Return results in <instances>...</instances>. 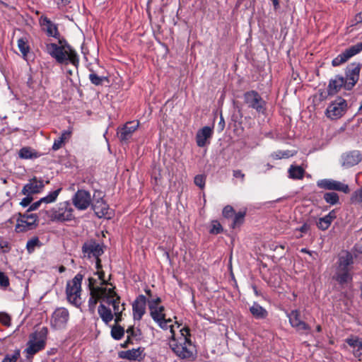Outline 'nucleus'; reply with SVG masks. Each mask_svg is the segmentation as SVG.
<instances>
[{
    "mask_svg": "<svg viewBox=\"0 0 362 362\" xmlns=\"http://www.w3.org/2000/svg\"><path fill=\"white\" fill-rule=\"evenodd\" d=\"M245 213V212H238L235 214L233 223H232V227L234 228L237 226H239L241 225L244 221Z\"/></svg>",
    "mask_w": 362,
    "mask_h": 362,
    "instance_id": "nucleus-42",
    "label": "nucleus"
},
{
    "mask_svg": "<svg viewBox=\"0 0 362 362\" xmlns=\"http://www.w3.org/2000/svg\"><path fill=\"white\" fill-rule=\"evenodd\" d=\"M149 310L151 316L155 322L160 321V320H164L165 317V308L163 305L156 307L151 306Z\"/></svg>",
    "mask_w": 362,
    "mask_h": 362,
    "instance_id": "nucleus-30",
    "label": "nucleus"
},
{
    "mask_svg": "<svg viewBox=\"0 0 362 362\" xmlns=\"http://www.w3.org/2000/svg\"><path fill=\"white\" fill-rule=\"evenodd\" d=\"M300 252H303V253H308V254H310V251H308L306 248H302V249L300 250Z\"/></svg>",
    "mask_w": 362,
    "mask_h": 362,
    "instance_id": "nucleus-60",
    "label": "nucleus"
},
{
    "mask_svg": "<svg viewBox=\"0 0 362 362\" xmlns=\"http://www.w3.org/2000/svg\"><path fill=\"white\" fill-rule=\"evenodd\" d=\"M336 213L334 210H332L327 215L320 218L317 223V226L320 230H325L330 226L332 222L336 218Z\"/></svg>",
    "mask_w": 362,
    "mask_h": 362,
    "instance_id": "nucleus-26",
    "label": "nucleus"
},
{
    "mask_svg": "<svg viewBox=\"0 0 362 362\" xmlns=\"http://www.w3.org/2000/svg\"><path fill=\"white\" fill-rule=\"evenodd\" d=\"M26 197L23 198L21 202H20V204L23 207H26L30 204V203L33 201V197L31 195H25Z\"/></svg>",
    "mask_w": 362,
    "mask_h": 362,
    "instance_id": "nucleus-54",
    "label": "nucleus"
},
{
    "mask_svg": "<svg viewBox=\"0 0 362 362\" xmlns=\"http://www.w3.org/2000/svg\"><path fill=\"white\" fill-rule=\"evenodd\" d=\"M71 135V130L64 131L59 138L54 139L52 145V149L54 151H57L61 148L65 142L70 139Z\"/></svg>",
    "mask_w": 362,
    "mask_h": 362,
    "instance_id": "nucleus-28",
    "label": "nucleus"
},
{
    "mask_svg": "<svg viewBox=\"0 0 362 362\" xmlns=\"http://www.w3.org/2000/svg\"><path fill=\"white\" fill-rule=\"evenodd\" d=\"M168 344L173 353L181 359L192 360L194 357L195 346L191 341L189 329L177 325L170 327Z\"/></svg>",
    "mask_w": 362,
    "mask_h": 362,
    "instance_id": "nucleus-2",
    "label": "nucleus"
},
{
    "mask_svg": "<svg viewBox=\"0 0 362 362\" xmlns=\"http://www.w3.org/2000/svg\"><path fill=\"white\" fill-rule=\"evenodd\" d=\"M361 71V64L359 63H351L346 69L344 78L346 90H350L356 84L359 79Z\"/></svg>",
    "mask_w": 362,
    "mask_h": 362,
    "instance_id": "nucleus-12",
    "label": "nucleus"
},
{
    "mask_svg": "<svg viewBox=\"0 0 362 362\" xmlns=\"http://www.w3.org/2000/svg\"><path fill=\"white\" fill-rule=\"evenodd\" d=\"M316 330H317V332H321V330H322L321 326H320V325H317V326L316 327Z\"/></svg>",
    "mask_w": 362,
    "mask_h": 362,
    "instance_id": "nucleus-63",
    "label": "nucleus"
},
{
    "mask_svg": "<svg viewBox=\"0 0 362 362\" xmlns=\"http://www.w3.org/2000/svg\"><path fill=\"white\" fill-rule=\"evenodd\" d=\"M9 286L8 277L2 272H0V287L6 288Z\"/></svg>",
    "mask_w": 362,
    "mask_h": 362,
    "instance_id": "nucleus-46",
    "label": "nucleus"
},
{
    "mask_svg": "<svg viewBox=\"0 0 362 362\" xmlns=\"http://www.w3.org/2000/svg\"><path fill=\"white\" fill-rule=\"evenodd\" d=\"M61 192V188H59L54 191L49 192L46 197L40 199L42 204H50L53 203L57 200V197Z\"/></svg>",
    "mask_w": 362,
    "mask_h": 362,
    "instance_id": "nucleus-35",
    "label": "nucleus"
},
{
    "mask_svg": "<svg viewBox=\"0 0 362 362\" xmlns=\"http://www.w3.org/2000/svg\"><path fill=\"white\" fill-rule=\"evenodd\" d=\"M40 23L48 36L59 38V33L57 27L49 18L42 16L40 19Z\"/></svg>",
    "mask_w": 362,
    "mask_h": 362,
    "instance_id": "nucleus-23",
    "label": "nucleus"
},
{
    "mask_svg": "<svg viewBox=\"0 0 362 362\" xmlns=\"http://www.w3.org/2000/svg\"><path fill=\"white\" fill-rule=\"evenodd\" d=\"M71 0H59V5L60 6H66L69 3H71Z\"/></svg>",
    "mask_w": 362,
    "mask_h": 362,
    "instance_id": "nucleus-57",
    "label": "nucleus"
},
{
    "mask_svg": "<svg viewBox=\"0 0 362 362\" xmlns=\"http://www.w3.org/2000/svg\"><path fill=\"white\" fill-rule=\"evenodd\" d=\"M323 197L325 202L331 205L337 204L339 200L338 194L335 192H327Z\"/></svg>",
    "mask_w": 362,
    "mask_h": 362,
    "instance_id": "nucleus-39",
    "label": "nucleus"
},
{
    "mask_svg": "<svg viewBox=\"0 0 362 362\" xmlns=\"http://www.w3.org/2000/svg\"><path fill=\"white\" fill-rule=\"evenodd\" d=\"M346 107V101L341 98H338L329 105L326 110V115L332 119H338L345 113Z\"/></svg>",
    "mask_w": 362,
    "mask_h": 362,
    "instance_id": "nucleus-11",
    "label": "nucleus"
},
{
    "mask_svg": "<svg viewBox=\"0 0 362 362\" xmlns=\"http://www.w3.org/2000/svg\"><path fill=\"white\" fill-rule=\"evenodd\" d=\"M46 52L56 59L58 63L67 64L70 62L76 67L78 64L76 52L71 47L59 46L55 43L46 44Z\"/></svg>",
    "mask_w": 362,
    "mask_h": 362,
    "instance_id": "nucleus-3",
    "label": "nucleus"
},
{
    "mask_svg": "<svg viewBox=\"0 0 362 362\" xmlns=\"http://www.w3.org/2000/svg\"><path fill=\"white\" fill-rule=\"evenodd\" d=\"M361 155L358 151H352L341 156V165L349 168L357 165L361 160Z\"/></svg>",
    "mask_w": 362,
    "mask_h": 362,
    "instance_id": "nucleus-21",
    "label": "nucleus"
},
{
    "mask_svg": "<svg viewBox=\"0 0 362 362\" xmlns=\"http://www.w3.org/2000/svg\"><path fill=\"white\" fill-rule=\"evenodd\" d=\"M42 202H40V199H39L38 201L33 203L32 204H30V207L28 208V212H30L32 211H35L37 209H39V207L42 205Z\"/></svg>",
    "mask_w": 362,
    "mask_h": 362,
    "instance_id": "nucleus-55",
    "label": "nucleus"
},
{
    "mask_svg": "<svg viewBox=\"0 0 362 362\" xmlns=\"http://www.w3.org/2000/svg\"><path fill=\"white\" fill-rule=\"evenodd\" d=\"M82 252L84 257L88 258H96V267H100V259L99 257L103 253L102 246L94 240H89L85 243L82 247Z\"/></svg>",
    "mask_w": 362,
    "mask_h": 362,
    "instance_id": "nucleus-10",
    "label": "nucleus"
},
{
    "mask_svg": "<svg viewBox=\"0 0 362 362\" xmlns=\"http://www.w3.org/2000/svg\"><path fill=\"white\" fill-rule=\"evenodd\" d=\"M141 351L139 349H132L120 353V357L128 360H136L141 357Z\"/></svg>",
    "mask_w": 362,
    "mask_h": 362,
    "instance_id": "nucleus-33",
    "label": "nucleus"
},
{
    "mask_svg": "<svg viewBox=\"0 0 362 362\" xmlns=\"http://www.w3.org/2000/svg\"><path fill=\"white\" fill-rule=\"evenodd\" d=\"M42 245L39 238L37 237H33L30 239L26 244V249L28 253H32L35 251L37 247H40Z\"/></svg>",
    "mask_w": 362,
    "mask_h": 362,
    "instance_id": "nucleus-36",
    "label": "nucleus"
},
{
    "mask_svg": "<svg viewBox=\"0 0 362 362\" xmlns=\"http://www.w3.org/2000/svg\"><path fill=\"white\" fill-rule=\"evenodd\" d=\"M18 47L19 50L23 54V57L25 58L30 51L29 45H28L27 40L24 38H20L18 40Z\"/></svg>",
    "mask_w": 362,
    "mask_h": 362,
    "instance_id": "nucleus-38",
    "label": "nucleus"
},
{
    "mask_svg": "<svg viewBox=\"0 0 362 362\" xmlns=\"http://www.w3.org/2000/svg\"><path fill=\"white\" fill-rule=\"evenodd\" d=\"M317 185L321 189L327 190H336L344 193L349 192V187L346 184L332 179L320 180L317 181Z\"/></svg>",
    "mask_w": 362,
    "mask_h": 362,
    "instance_id": "nucleus-17",
    "label": "nucleus"
},
{
    "mask_svg": "<svg viewBox=\"0 0 362 362\" xmlns=\"http://www.w3.org/2000/svg\"><path fill=\"white\" fill-rule=\"evenodd\" d=\"M146 298L139 295L132 305L133 316L136 320H140L146 312Z\"/></svg>",
    "mask_w": 362,
    "mask_h": 362,
    "instance_id": "nucleus-20",
    "label": "nucleus"
},
{
    "mask_svg": "<svg viewBox=\"0 0 362 362\" xmlns=\"http://www.w3.org/2000/svg\"><path fill=\"white\" fill-rule=\"evenodd\" d=\"M19 157L23 159L37 158V153L33 152L30 147H23L19 151Z\"/></svg>",
    "mask_w": 362,
    "mask_h": 362,
    "instance_id": "nucleus-37",
    "label": "nucleus"
},
{
    "mask_svg": "<svg viewBox=\"0 0 362 362\" xmlns=\"http://www.w3.org/2000/svg\"><path fill=\"white\" fill-rule=\"evenodd\" d=\"M100 268L101 266L96 272H94L93 276L88 279V286L90 295L88 300V307L91 311H94L99 300L111 305L116 315L115 323L118 324L122 320V315L125 310V304L121 303L120 297L115 291V287L108 280L105 279V273L103 270H100Z\"/></svg>",
    "mask_w": 362,
    "mask_h": 362,
    "instance_id": "nucleus-1",
    "label": "nucleus"
},
{
    "mask_svg": "<svg viewBox=\"0 0 362 362\" xmlns=\"http://www.w3.org/2000/svg\"><path fill=\"white\" fill-rule=\"evenodd\" d=\"M288 156H289V154L288 153H284L282 154V156L280 158L288 157Z\"/></svg>",
    "mask_w": 362,
    "mask_h": 362,
    "instance_id": "nucleus-64",
    "label": "nucleus"
},
{
    "mask_svg": "<svg viewBox=\"0 0 362 362\" xmlns=\"http://www.w3.org/2000/svg\"><path fill=\"white\" fill-rule=\"evenodd\" d=\"M272 1L273 4H274V5L275 6L279 5V1L278 0H272Z\"/></svg>",
    "mask_w": 362,
    "mask_h": 362,
    "instance_id": "nucleus-62",
    "label": "nucleus"
},
{
    "mask_svg": "<svg viewBox=\"0 0 362 362\" xmlns=\"http://www.w3.org/2000/svg\"><path fill=\"white\" fill-rule=\"evenodd\" d=\"M335 279L341 284L350 281L352 279L350 269H337Z\"/></svg>",
    "mask_w": 362,
    "mask_h": 362,
    "instance_id": "nucleus-31",
    "label": "nucleus"
},
{
    "mask_svg": "<svg viewBox=\"0 0 362 362\" xmlns=\"http://www.w3.org/2000/svg\"><path fill=\"white\" fill-rule=\"evenodd\" d=\"M234 214V209L231 206H226L223 209V215L226 218L231 217Z\"/></svg>",
    "mask_w": 362,
    "mask_h": 362,
    "instance_id": "nucleus-53",
    "label": "nucleus"
},
{
    "mask_svg": "<svg viewBox=\"0 0 362 362\" xmlns=\"http://www.w3.org/2000/svg\"><path fill=\"white\" fill-rule=\"evenodd\" d=\"M46 329L43 328L40 332L32 334L27 344V348L25 351L27 357L33 356L34 354L43 349L45 346Z\"/></svg>",
    "mask_w": 362,
    "mask_h": 362,
    "instance_id": "nucleus-6",
    "label": "nucleus"
},
{
    "mask_svg": "<svg viewBox=\"0 0 362 362\" xmlns=\"http://www.w3.org/2000/svg\"><path fill=\"white\" fill-rule=\"evenodd\" d=\"M304 173V170L300 166L291 165L288 170L289 177L292 179H302Z\"/></svg>",
    "mask_w": 362,
    "mask_h": 362,
    "instance_id": "nucleus-34",
    "label": "nucleus"
},
{
    "mask_svg": "<svg viewBox=\"0 0 362 362\" xmlns=\"http://www.w3.org/2000/svg\"><path fill=\"white\" fill-rule=\"evenodd\" d=\"M213 129L209 127H204L199 130L196 135L197 144L199 147H204L209 141L208 140L211 137Z\"/></svg>",
    "mask_w": 362,
    "mask_h": 362,
    "instance_id": "nucleus-24",
    "label": "nucleus"
},
{
    "mask_svg": "<svg viewBox=\"0 0 362 362\" xmlns=\"http://www.w3.org/2000/svg\"><path fill=\"white\" fill-rule=\"evenodd\" d=\"M221 226L218 221H214L212 222V228L210 230L211 233L218 234L221 233Z\"/></svg>",
    "mask_w": 362,
    "mask_h": 362,
    "instance_id": "nucleus-50",
    "label": "nucleus"
},
{
    "mask_svg": "<svg viewBox=\"0 0 362 362\" xmlns=\"http://www.w3.org/2000/svg\"><path fill=\"white\" fill-rule=\"evenodd\" d=\"M346 343L354 349V354L356 356L362 354V341L357 337H352L346 339Z\"/></svg>",
    "mask_w": 362,
    "mask_h": 362,
    "instance_id": "nucleus-32",
    "label": "nucleus"
},
{
    "mask_svg": "<svg viewBox=\"0 0 362 362\" xmlns=\"http://www.w3.org/2000/svg\"><path fill=\"white\" fill-rule=\"evenodd\" d=\"M83 276L77 274L73 279L66 284V294L67 300L76 308H80L83 303L81 298V283Z\"/></svg>",
    "mask_w": 362,
    "mask_h": 362,
    "instance_id": "nucleus-5",
    "label": "nucleus"
},
{
    "mask_svg": "<svg viewBox=\"0 0 362 362\" xmlns=\"http://www.w3.org/2000/svg\"><path fill=\"white\" fill-rule=\"evenodd\" d=\"M98 313L103 322L106 325H108L113 320L114 316L116 317L115 313H112L110 308L103 303L98 306Z\"/></svg>",
    "mask_w": 362,
    "mask_h": 362,
    "instance_id": "nucleus-25",
    "label": "nucleus"
},
{
    "mask_svg": "<svg viewBox=\"0 0 362 362\" xmlns=\"http://www.w3.org/2000/svg\"><path fill=\"white\" fill-rule=\"evenodd\" d=\"M194 184L200 188H204L205 185V177L202 175H198L194 177Z\"/></svg>",
    "mask_w": 362,
    "mask_h": 362,
    "instance_id": "nucleus-48",
    "label": "nucleus"
},
{
    "mask_svg": "<svg viewBox=\"0 0 362 362\" xmlns=\"http://www.w3.org/2000/svg\"><path fill=\"white\" fill-rule=\"evenodd\" d=\"M243 98L248 107L252 108L259 113L264 112L266 103L257 91L250 90L245 93Z\"/></svg>",
    "mask_w": 362,
    "mask_h": 362,
    "instance_id": "nucleus-8",
    "label": "nucleus"
},
{
    "mask_svg": "<svg viewBox=\"0 0 362 362\" xmlns=\"http://www.w3.org/2000/svg\"><path fill=\"white\" fill-rule=\"evenodd\" d=\"M361 51H362V42L356 43L339 54L332 60V64L334 66H338L348 61L351 57L358 54Z\"/></svg>",
    "mask_w": 362,
    "mask_h": 362,
    "instance_id": "nucleus-15",
    "label": "nucleus"
},
{
    "mask_svg": "<svg viewBox=\"0 0 362 362\" xmlns=\"http://www.w3.org/2000/svg\"><path fill=\"white\" fill-rule=\"evenodd\" d=\"M287 317L291 327L295 328L297 331H305L307 332L310 331V327L302 320L299 310H292L287 314Z\"/></svg>",
    "mask_w": 362,
    "mask_h": 362,
    "instance_id": "nucleus-18",
    "label": "nucleus"
},
{
    "mask_svg": "<svg viewBox=\"0 0 362 362\" xmlns=\"http://www.w3.org/2000/svg\"><path fill=\"white\" fill-rule=\"evenodd\" d=\"M250 311L256 319H264L268 315L266 309L257 303H254L250 307Z\"/></svg>",
    "mask_w": 362,
    "mask_h": 362,
    "instance_id": "nucleus-27",
    "label": "nucleus"
},
{
    "mask_svg": "<svg viewBox=\"0 0 362 362\" xmlns=\"http://www.w3.org/2000/svg\"><path fill=\"white\" fill-rule=\"evenodd\" d=\"M126 332L127 334V339L126 341L124 342L123 346H127V344L132 343L131 337L134 336V327H129V328H127Z\"/></svg>",
    "mask_w": 362,
    "mask_h": 362,
    "instance_id": "nucleus-52",
    "label": "nucleus"
},
{
    "mask_svg": "<svg viewBox=\"0 0 362 362\" xmlns=\"http://www.w3.org/2000/svg\"><path fill=\"white\" fill-rule=\"evenodd\" d=\"M355 21L357 23H362V11L356 14L355 17Z\"/></svg>",
    "mask_w": 362,
    "mask_h": 362,
    "instance_id": "nucleus-58",
    "label": "nucleus"
},
{
    "mask_svg": "<svg viewBox=\"0 0 362 362\" xmlns=\"http://www.w3.org/2000/svg\"><path fill=\"white\" fill-rule=\"evenodd\" d=\"M44 181L35 177L29 180L28 182L24 185L21 193L23 195H32L40 193L44 188Z\"/></svg>",
    "mask_w": 362,
    "mask_h": 362,
    "instance_id": "nucleus-19",
    "label": "nucleus"
},
{
    "mask_svg": "<svg viewBox=\"0 0 362 362\" xmlns=\"http://www.w3.org/2000/svg\"><path fill=\"white\" fill-rule=\"evenodd\" d=\"M353 264V256L350 252H346L341 255L339 259V266L337 269H350V266Z\"/></svg>",
    "mask_w": 362,
    "mask_h": 362,
    "instance_id": "nucleus-29",
    "label": "nucleus"
},
{
    "mask_svg": "<svg viewBox=\"0 0 362 362\" xmlns=\"http://www.w3.org/2000/svg\"><path fill=\"white\" fill-rule=\"evenodd\" d=\"M309 230H310V225L306 223H303V225L302 226H300L299 228L296 229V232L299 231L301 233L300 234H298V235L296 234V238H302L303 237L302 233H306L308 232Z\"/></svg>",
    "mask_w": 362,
    "mask_h": 362,
    "instance_id": "nucleus-49",
    "label": "nucleus"
},
{
    "mask_svg": "<svg viewBox=\"0 0 362 362\" xmlns=\"http://www.w3.org/2000/svg\"><path fill=\"white\" fill-rule=\"evenodd\" d=\"M20 357V350L16 349L12 354H6L2 362H16Z\"/></svg>",
    "mask_w": 362,
    "mask_h": 362,
    "instance_id": "nucleus-44",
    "label": "nucleus"
},
{
    "mask_svg": "<svg viewBox=\"0 0 362 362\" xmlns=\"http://www.w3.org/2000/svg\"><path fill=\"white\" fill-rule=\"evenodd\" d=\"M91 206L98 217L110 218L112 213L103 200V194L101 191L94 192Z\"/></svg>",
    "mask_w": 362,
    "mask_h": 362,
    "instance_id": "nucleus-7",
    "label": "nucleus"
},
{
    "mask_svg": "<svg viewBox=\"0 0 362 362\" xmlns=\"http://www.w3.org/2000/svg\"><path fill=\"white\" fill-rule=\"evenodd\" d=\"M39 216L45 221L56 222L68 221L74 218V209L69 202H60L49 211H40Z\"/></svg>",
    "mask_w": 362,
    "mask_h": 362,
    "instance_id": "nucleus-4",
    "label": "nucleus"
},
{
    "mask_svg": "<svg viewBox=\"0 0 362 362\" xmlns=\"http://www.w3.org/2000/svg\"><path fill=\"white\" fill-rule=\"evenodd\" d=\"M0 322L5 326L9 327L11 325V317L5 313H0Z\"/></svg>",
    "mask_w": 362,
    "mask_h": 362,
    "instance_id": "nucleus-47",
    "label": "nucleus"
},
{
    "mask_svg": "<svg viewBox=\"0 0 362 362\" xmlns=\"http://www.w3.org/2000/svg\"><path fill=\"white\" fill-rule=\"evenodd\" d=\"M156 322L159 325V327L160 328H162L163 329H167L168 328L170 329L171 327L176 326L177 325H180L177 322H175V323L174 325H173V324H171L172 320L170 318L165 319V317L164 318V320H160V321H156Z\"/></svg>",
    "mask_w": 362,
    "mask_h": 362,
    "instance_id": "nucleus-41",
    "label": "nucleus"
},
{
    "mask_svg": "<svg viewBox=\"0 0 362 362\" xmlns=\"http://www.w3.org/2000/svg\"><path fill=\"white\" fill-rule=\"evenodd\" d=\"M124 328L122 327L121 326L115 325L112 327L111 335L116 340L120 339L124 335Z\"/></svg>",
    "mask_w": 362,
    "mask_h": 362,
    "instance_id": "nucleus-40",
    "label": "nucleus"
},
{
    "mask_svg": "<svg viewBox=\"0 0 362 362\" xmlns=\"http://www.w3.org/2000/svg\"><path fill=\"white\" fill-rule=\"evenodd\" d=\"M69 319V313L64 308H58L52 313L50 323L53 328L62 329L66 327Z\"/></svg>",
    "mask_w": 362,
    "mask_h": 362,
    "instance_id": "nucleus-14",
    "label": "nucleus"
},
{
    "mask_svg": "<svg viewBox=\"0 0 362 362\" xmlns=\"http://www.w3.org/2000/svg\"><path fill=\"white\" fill-rule=\"evenodd\" d=\"M233 176L236 178H240L242 180H243L245 178V174H243L240 170H234Z\"/></svg>",
    "mask_w": 362,
    "mask_h": 362,
    "instance_id": "nucleus-56",
    "label": "nucleus"
},
{
    "mask_svg": "<svg viewBox=\"0 0 362 362\" xmlns=\"http://www.w3.org/2000/svg\"><path fill=\"white\" fill-rule=\"evenodd\" d=\"M74 206L78 210L87 209L92 204L93 197L89 192L85 189H78L72 197Z\"/></svg>",
    "mask_w": 362,
    "mask_h": 362,
    "instance_id": "nucleus-13",
    "label": "nucleus"
},
{
    "mask_svg": "<svg viewBox=\"0 0 362 362\" xmlns=\"http://www.w3.org/2000/svg\"><path fill=\"white\" fill-rule=\"evenodd\" d=\"M145 293L147 294V296L151 298L153 297L152 292L149 288L145 289Z\"/></svg>",
    "mask_w": 362,
    "mask_h": 362,
    "instance_id": "nucleus-59",
    "label": "nucleus"
},
{
    "mask_svg": "<svg viewBox=\"0 0 362 362\" xmlns=\"http://www.w3.org/2000/svg\"><path fill=\"white\" fill-rule=\"evenodd\" d=\"M103 77H100L95 73H92L89 75L90 81L93 84L96 86L100 85L103 81Z\"/></svg>",
    "mask_w": 362,
    "mask_h": 362,
    "instance_id": "nucleus-45",
    "label": "nucleus"
},
{
    "mask_svg": "<svg viewBox=\"0 0 362 362\" xmlns=\"http://www.w3.org/2000/svg\"><path fill=\"white\" fill-rule=\"evenodd\" d=\"M37 225V216L35 214H30L26 211L24 214H19L16 225V230L18 233L31 230Z\"/></svg>",
    "mask_w": 362,
    "mask_h": 362,
    "instance_id": "nucleus-9",
    "label": "nucleus"
},
{
    "mask_svg": "<svg viewBox=\"0 0 362 362\" xmlns=\"http://www.w3.org/2000/svg\"><path fill=\"white\" fill-rule=\"evenodd\" d=\"M161 302V299L160 297L156 296L152 297L151 298L148 299V308H151V306L156 307L159 306L160 303Z\"/></svg>",
    "mask_w": 362,
    "mask_h": 362,
    "instance_id": "nucleus-51",
    "label": "nucleus"
},
{
    "mask_svg": "<svg viewBox=\"0 0 362 362\" xmlns=\"http://www.w3.org/2000/svg\"><path fill=\"white\" fill-rule=\"evenodd\" d=\"M59 271L60 273L64 272L65 271V267L64 266L60 267Z\"/></svg>",
    "mask_w": 362,
    "mask_h": 362,
    "instance_id": "nucleus-61",
    "label": "nucleus"
},
{
    "mask_svg": "<svg viewBox=\"0 0 362 362\" xmlns=\"http://www.w3.org/2000/svg\"><path fill=\"white\" fill-rule=\"evenodd\" d=\"M351 200L352 203L362 205V187L353 193Z\"/></svg>",
    "mask_w": 362,
    "mask_h": 362,
    "instance_id": "nucleus-43",
    "label": "nucleus"
},
{
    "mask_svg": "<svg viewBox=\"0 0 362 362\" xmlns=\"http://www.w3.org/2000/svg\"><path fill=\"white\" fill-rule=\"evenodd\" d=\"M139 122L131 121L117 129V136L121 142L127 143L132 138L134 132L138 129Z\"/></svg>",
    "mask_w": 362,
    "mask_h": 362,
    "instance_id": "nucleus-16",
    "label": "nucleus"
},
{
    "mask_svg": "<svg viewBox=\"0 0 362 362\" xmlns=\"http://www.w3.org/2000/svg\"><path fill=\"white\" fill-rule=\"evenodd\" d=\"M346 84L344 77L342 76L337 75L332 78L329 81L327 87V93L329 95L337 94L342 88L346 89Z\"/></svg>",
    "mask_w": 362,
    "mask_h": 362,
    "instance_id": "nucleus-22",
    "label": "nucleus"
}]
</instances>
